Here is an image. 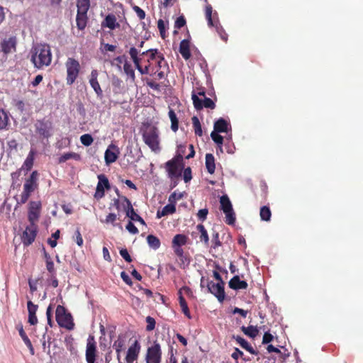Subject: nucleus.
Masks as SVG:
<instances>
[{
	"label": "nucleus",
	"instance_id": "obj_1",
	"mask_svg": "<svg viewBox=\"0 0 363 363\" xmlns=\"http://www.w3.org/2000/svg\"><path fill=\"white\" fill-rule=\"evenodd\" d=\"M30 61L34 67L42 69L48 67L52 62V52L49 45L38 43L33 46L30 52Z\"/></svg>",
	"mask_w": 363,
	"mask_h": 363
},
{
	"label": "nucleus",
	"instance_id": "obj_2",
	"mask_svg": "<svg viewBox=\"0 0 363 363\" xmlns=\"http://www.w3.org/2000/svg\"><path fill=\"white\" fill-rule=\"evenodd\" d=\"M143 138L145 143L154 152L160 150L159 131L152 125H147L143 130Z\"/></svg>",
	"mask_w": 363,
	"mask_h": 363
},
{
	"label": "nucleus",
	"instance_id": "obj_3",
	"mask_svg": "<svg viewBox=\"0 0 363 363\" xmlns=\"http://www.w3.org/2000/svg\"><path fill=\"white\" fill-rule=\"evenodd\" d=\"M65 67L67 70V84L72 85L79 74V62L72 57H69L65 62Z\"/></svg>",
	"mask_w": 363,
	"mask_h": 363
},
{
	"label": "nucleus",
	"instance_id": "obj_4",
	"mask_svg": "<svg viewBox=\"0 0 363 363\" xmlns=\"http://www.w3.org/2000/svg\"><path fill=\"white\" fill-rule=\"evenodd\" d=\"M56 320L57 323L63 328L68 330H72L74 328V323L71 315L67 313L65 307L62 306H57L56 308Z\"/></svg>",
	"mask_w": 363,
	"mask_h": 363
},
{
	"label": "nucleus",
	"instance_id": "obj_5",
	"mask_svg": "<svg viewBox=\"0 0 363 363\" xmlns=\"http://www.w3.org/2000/svg\"><path fill=\"white\" fill-rule=\"evenodd\" d=\"M220 208L225 214V222L228 225L234 224L235 221V215L233 209L232 203L226 195H223L220 199Z\"/></svg>",
	"mask_w": 363,
	"mask_h": 363
},
{
	"label": "nucleus",
	"instance_id": "obj_6",
	"mask_svg": "<svg viewBox=\"0 0 363 363\" xmlns=\"http://www.w3.org/2000/svg\"><path fill=\"white\" fill-rule=\"evenodd\" d=\"M166 169L168 177L171 179V188H174L178 184V180L182 175V170L178 164L173 160L166 163Z\"/></svg>",
	"mask_w": 363,
	"mask_h": 363
},
{
	"label": "nucleus",
	"instance_id": "obj_7",
	"mask_svg": "<svg viewBox=\"0 0 363 363\" xmlns=\"http://www.w3.org/2000/svg\"><path fill=\"white\" fill-rule=\"evenodd\" d=\"M162 351L158 342H154L151 347H149L145 355L147 363H161Z\"/></svg>",
	"mask_w": 363,
	"mask_h": 363
},
{
	"label": "nucleus",
	"instance_id": "obj_8",
	"mask_svg": "<svg viewBox=\"0 0 363 363\" xmlns=\"http://www.w3.org/2000/svg\"><path fill=\"white\" fill-rule=\"evenodd\" d=\"M212 13H213V10H212L211 6L207 5L206 6V18L208 21V26H211V27L215 26L216 31L219 34L221 39H223L224 41H226L227 40V34L225 33L224 30L219 24H218L217 23H214V22H213V18H214L215 16L217 15V13H215L214 15L213 16Z\"/></svg>",
	"mask_w": 363,
	"mask_h": 363
},
{
	"label": "nucleus",
	"instance_id": "obj_9",
	"mask_svg": "<svg viewBox=\"0 0 363 363\" xmlns=\"http://www.w3.org/2000/svg\"><path fill=\"white\" fill-rule=\"evenodd\" d=\"M99 182L96 185L94 198L100 199L104 196V189H110L108 179L104 174L98 175Z\"/></svg>",
	"mask_w": 363,
	"mask_h": 363
},
{
	"label": "nucleus",
	"instance_id": "obj_10",
	"mask_svg": "<svg viewBox=\"0 0 363 363\" xmlns=\"http://www.w3.org/2000/svg\"><path fill=\"white\" fill-rule=\"evenodd\" d=\"M96 346L94 337L89 336L86 348V360L87 363H94L96 360Z\"/></svg>",
	"mask_w": 363,
	"mask_h": 363
},
{
	"label": "nucleus",
	"instance_id": "obj_11",
	"mask_svg": "<svg viewBox=\"0 0 363 363\" xmlns=\"http://www.w3.org/2000/svg\"><path fill=\"white\" fill-rule=\"evenodd\" d=\"M36 232L37 228L35 225H30L26 227L21 237L22 242L24 245L28 246L35 240Z\"/></svg>",
	"mask_w": 363,
	"mask_h": 363
},
{
	"label": "nucleus",
	"instance_id": "obj_12",
	"mask_svg": "<svg viewBox=\"0 0 363 363\" xmlns=\"http://www.w3.org/2000/svg\"><path fill=\"white\" fill-rule=\"evenodd\" d=\"M120 151L118 147L113 144L110 145L105 151L104 154L106 164L108 165L116 162L118 157Z\"/></svg>",
	"mask_w": 363,
	"mask_h": 363
},
{
	"label": "nucleus",
	"instance_id": "obj_13",
	"mask_svg": "<svg viewBox=\"0 0 363 363\" xmlns=\"http://www.w3.org/2000/svg\"><path fill=\"white\" fill-rule=\"evenodd\" d=\"M208 289L211 293L217 297L219 301H223L225 292L223 281L218 283L211 281L208 284Z\"/></svg>",
	"mask_w": 363,
	"mask_h": 363
},
{
	"label": "nucleus",
	"instance_id": "obj_14",
	"mask_svg": "<svg viewBox=\"0 0 363 363\" xmlns=\"http://www.w3.org/2000/svg\"><path fill=\"white\" fill-rule=\"evenodd\" d=\"M41 203L38 201H31L30 203L28 211V220L30 225H35V222L38 220Z\"/></svg>",
	"mask_w": 363,
	"mask_h": 363
},
{
	"label": "nucleus",
	"instance_id": "obj_15",
	"mask_svg": "<svg viewBox=\"0 0 363 363\" xmlns=\"http://www.w3.org/2000/svg\"><path fill=\"white\" fill-rule=\"evenodd\" d=\"M98 76L99 72L96 69H92L89 77V82L97 96L101 97L103 95V91L99 83Z\"/></svg>",
	"mask_w": 363,
	"mask_h": 363
},
{
	"label": "nucleus",
	"instance_id": "obj_16",
	"mask_svg": "<svg viewBox=\"0 0 363 363\" xmlns=\"http://www.w3.org/2000/svg\"><path fill=\"white\" fill-rule=\"evenodd\" d=\"M123 200L126 203V204L123 205V208L126 212V216L128 218H130L132 220L139 221L143 225H145V223L144 220L138 213L135 212L130 201L125 197L123 198Z\"/></svg>",
	"mask_w": 363,
	"mask_h": 363
},
{
	"label": "nucleus",
	"instance_id": "obj_17",
	"mask_svg": "<svg viewBox=\"0 0 363 363\" xmlns=\"http://www.w3.org/2000/svg\"><path fill=\"white\" fill-rule=\"evenodd\" d=\"M36 132L44 138L51 135L52 125L49 121H38L35 125Z\"/></svg>",
	"mask_w": 363,
	"mask_h": 363
},
{
	"label": "nucleus",
	"instance_id": "obj_18",
	"mask_svg": "<svg viewBox=\"0 0 363 363\" xmlns=\"http://www.w3.org/2000/svg\"><path fill=\"white\" fill-rule=\"evenodd\" d=\"M140 350V344L138 343V341H135V342L128 350L127 354L125 357V360L127 363H133L135 360L138 359Z\"/></svg>",
	"mask_w": 363,
	"mask_h": 363
},
{
	"label": "nucleus",
	"instance_id": "obj_19",
	"mask_svg": "<svg viewBox=\"0 0 363 363\" xmlns=\"http://www.w3.org/2000/svg\"><path fill=\"white\" fill-rule=\"evenodd\" d=\"M182 293H184L185 294L188 296H191L192 294V292L191 289L189 287L184 286L179 291V304L182 308V310L183 313L188 317L190 318L189 311L187 306V303L184 299V298L182 296Z\"/></svg>",
	"mask_w": 363,
	"mask_h": 363
},
{
	"label": "nucleus",
	"instance_id": "obj_20",
	"mask_svg": "<svg viewBox=\"0 0 363 363\" xmlns=\"http://www.w3.org/2000/svg\"><path fill=\"white\" fill-rule=\"evenodd\" d=\"M38 173L36 171H34L30 174V177L26 179L24 185L23 190L31 194L36 187V182H37Z\"/></svg>",
	"mask_w": 363,
	"mask_h": 363
},
{
	"label": "nucleus",
	"instance_id": "obj_21",
	"mask_svg": "<svg viewBox=\"0 0 363 363\" xmlns=\"http://www.w3.org/2000/svg\"><path fill=\"white\" fill-rule=\"evenodd\" d=\"M27 308L28 311V323L30 325H35L38 323V318L35 315L38 306L33 304L31 301H28L27 303Z\"/></svg>",
	"mask_w": 363,
	"mask_h": 363
},
{
	"label": "nucleus",
	"instance_id": "obj_22",
	"mask_svg": "<svg viewBox=\"0 0 363 363\" xmlns=\"http://www.w3.org/2000/svg\"><path fill=\"white\" fill-rule=\"evenodd\" d=\"M102 26L108 28L111 30H114L120 26L117 22L116 16L113 13H110L106 16L104 21L102 22Z\"/></svg>",
	"mask_w": 363,
	"mask_h": 363
},
{
	"label": "nucleus",
	"instance_id": "obj_23",
	"mask_svg": "<svg viewBox=\"0 0 363 363\" xmlns=\"http://www.w3.org/2000/svg\"><path fill=\"white\" fill-rule=\"evenodd\" d=\"M229 286L235 290L245 289L247 287V283L245 281L240 280L238 276H235L229 281Z\"/></svg>",
	"mask_w": 363,
	"mask_h": 363
},
{
	"label": "nucleus",
	"instance_id": "obj_24",
	"mask_svg": "<svg viewBox=\"0 0 363 363\" xmlns=\"http://www.w3.org/2000/svg\"><path fill=\"white\" fill-rule=\"evenodd\" d=\"M10 125L9 113L0 108V131L9 129Z\"/></svg>",
	"mask_w": 363,
	"mask_h": 363
},
{
	"label": "nucleus",
	"instance_id": "obj_25",
	"mask_svg": "<svg viewBox=\"0 0 363 363\" xmlns=\"http://www.w3.org/2000/svg\"><path fill=\"white\" fill-rule=\"evenodd\" d=\"M16 39L14 38H9L4 39L1 43L2 51L5 53L11 52L12 49L15 48Z\"/></svg>",
	"mask_w": 363,
	"mask_h": 363
},
{
	"label": "nucleus",
	"instance_id": "obj_26",
	"mask_svg": "<svg viewBox=\"0 0 363 363\" xmlns=\"http://www.w3.org/2000/svg\"><path fill=\"white\" fill-rule=\"evenodd\" d=\"M229 123L223 118H220L214 123V131L218 133L228 132Z\"/></svg>",
	"mask_w": 363,
	"mask_h": 363
},
{
	"label": "nucleus",
	"instance_id": "obj_27",
	"mask_svg": "<svg viewBox=\"0 0 363 363\" xmlns=\"http://www.w3.org/2000/svg\"><path fill=\"white\" fill-rule=\"evenodd\" d=\"M179 52L185 60H188L190 58L191 52L189 50V43L188 40H183L180 43Z\"/></svg>",
	"mask_w": 363,
	"mask_h": 363
},
{
	"label": "nucleus",
	"instance_id": "obj_28",
	"mask_svg": "<svg viewBox=\"0 0 363 363\" xmlns=\"http://www.w3.org/2000/svg\"><path fill=\"white\" fill-rule=\"evenodd\" d=\"M206 167L210 174H213L216 169L215 159L212 154L208 153L206 155Z\"/></svg>",
	"mask_w": 363,
	"mask_h": 363
},
{
	"label": "nucleus",
	"instance_id": "obj_29",
	"mask_svg": "<svg viewBox=\"0 0 363 363\" xmlns=\"http://www.w3.org/2000/svg\"><path fill=\"white\" fill-rule=\"evenodd\" d=\"M176 211V207L174 204H167L163 207L161 211H158L157 213V218H160L169 214L174 213Z\"/></svg>",
	"mask_w": 363,
	"mask_h": 363
},
{
	"label": "nucleus",
	"instance_id": "obj_30",
	"mask_svg": "<svg viewBox=\"0 0 363 363\" xmlns=\"http://www.w3.org/2000/svg\"><path fill=\"white\" fill-rule=\"evenodd\" d=\"M234 339L237 341V342L245 350L248 351L250 353L256 354L257 352L252 348V347L245 340L243 337L240 336L234 337Z\"/></svg>",
	"mask_w": 363,
	"mask_h": 363
},
{
	"label": "nucleus",
	"instance_id": "obj_31",
	"mask_svg": "<svg viewBox=\"0 0 363 363\" xmlns=\"http://www.w3.org/2000/svg\"><path fill=\"white\" fill-rule=\"evenodd\" d=\"M18 329L19 335H20L21 337L22 338L23 341L24 342L25 345L29 348L30 353L32 354H33L34 349L33 347L30 340L26 335V334L23 328V326L22 325L18 326Z\"/></svg>",
	"mask_w": 363,
	"mask_h": 363
},
{
	"label": "nucleus",
	"instance_id": "obj_32",
	"mask_svg": "<svg viewBox=\"0 0 363 363\" xmlns=\"http://www.w3.org/2000/svg\"><path fill=\"white\" fill-rule=\"evenodd\" d=\"M76 21L78 28L79 30H83L86 26V13L77 12Z\"/></svg>",
	"mask_w": 363,
	"mask_h": 363
},
{
	"label": "nucleus",
	"instance_id": "obj_33",
	"mask_svg": "<svg viewBox=\"0 0 363 363\" xmlns=\"http://www.w3.org/2000/svg\"><path fill=\"white\" fill-rule=\"evenodd\" d=\"M197 230L200 233L199 239L201 242H203L206 246L208 245L209 243V238L207 233V230L205 229L204 226L201 224H199L196 226Z\"/></svg>",
	"mask_w": 363,
	"mask_h": 363
},
{
	"label": "nucleus",
	"instance_id": "obj_34",
	"mask_svg": "<svg viewBox=\"0 0 363 363\" xmlns=\"http://www.w3.org/2000/svg\"><path fill=\"white\" fill-rule=\"evenodd\" d=\"M241 330L245 335L252 338H255L259 333L257 328L253 325H250L248 327L242 326Z\"/></svg>",
	"mask_w": 363,
	"mask_h": 363
},
{
	"label": "nucleus",
	"instance_id": "obj_35",
	"mask_svg": "<svg viewBox=\"0 0 363 363\" xmlns=\"http://www.w3.org/2000/svg\"><path fill=\"white\" fill-rule=\"evenodd\" d=\"M147 242L148 245L154 250H157L160 246V240L156 236L152 235H149L147 237Z\"/></svg>",
	"mask_w": 363,
	"mask_h": 363
},
{
	"label": "nucleus",
	"instance_id": "obj_36",
	"mask_svg": "<svg viewBox=\"0 0 363 363\" xmlns=\"http://www.w3.org/2000/svg\"><path fill=\"white\" fill-rule=\"evenodd\" d=\"M187 238L184 235L177 234L172 240V246H182L186 243Z\"/></svg>",
	"mask_w": 363,
	"mask_h": 363
},
{
	"label": "nucleus",
	"instance_id": "obj_37",
	"mask_svg": "<svg viewBox=\"0 0 363 363\" xmlns=\"http://www.w3.org/2000/svg\"><path fill=\"white\" fill-rule=\"evenodd\" d=\"M168 114L171 121V128L174 132H176L178 130V119L176 113L172 109H169Z\"/></svg>",
	"mask_w": 363,
	"mask_h": 363
},
{
	"label": "nucleus",
	"instance_id": "obj_38",
	"mask_svg": "<svg viewBox=\"0 0 363 363\" xmlns=\"http://www.w3.org/2000/svg\"><path fill=\"white\" fill-rule=\"evenodd\" d=\"M77 12L87 13L89 8V0L77 1Z\"/></svg>",
	"mask_w": 363,
	"mask_h": 363
},
{
	"label": "nucleus",
	"instance_id": "obj_39",
	"mask_svg": "<svg viewBox=\"0 0 363 363\" xmlns=\"http://www.w3.org/2000/svg\"><path fill=\"white\" fill-rule=\"evenodd\" d=\"M35 154V152L31 150L24 162V166L27 170H30L33 167Z\"/></svg>",
	"mask_w": 363,
	"mask_h": 363
},
{
	"label": "nucleus",
	"instance_id": "obj_40",
	"mask_svg": "<svg viewBox=\"0 0 363 363\" xmlns=\"http://www.w3.org/2000/svg\"><path fill=\"white\" fill-rule=\"evenodd\" d=\"M123 69L125 73L132 79V81H135V71L133 69L132 65L128 62H125V64L123 65Z\"/></svg>",
	"mask_w": 363,
	"mask_h": 363
},
{
	"label": "nucleus",
	"instance_id": "obj_41",
	"mask_svg": "<svg viewBox=\"0 0 363 363\" xmlns=\"http://www.w3.org/2000/svg\"><path fill=\"white\" fill-rule=\"evenodd\" d=\"M125 340L121 336L113 342V347L116 350V353H121L124 349Z\"/></svg>",
	"mask_w": 363,
	"mask_h": 363
},
{
	"label": "nucleus",
	"instance_id": "obj_42",
	"mask_svg": "<svg viewBox=\"0 0 363 363\" xmlns=\"http://www.w3.org/2000/svg\"><path fill=\"white\" fill-rule=\"evenodd\" d=\"M192 123L194 128L195 134L199 136L202 135V129L200 121L196 116L192 118Z\"/></svg>",
	"mask_w": 363,
	"mask_h": 363
},
{
	"label": "nucleus",
	"instance_id": "obj_43",
	"mask_svg": "<svg viewBox=\"0 0 363 363\" xmlns=\"http://www.w3.org/2000/svg\"><path fill=\"white\" fill-rule=\"evenodd\" d=\"M260 217L262 220L269 221L271 218V211L267 206H263L260 209Z\"/></svg>",
	"mask_w": 363,
	"mask_h": 363
},
{
	"label": "nucleus",
	"instance_id": "obj_44",
	"mask_svg": "<svg viewBox=\"0 0 363 363\" xmlns=\"http://www.w3.org/2000/svg\"><path fill=\"white\" fill-rule=\"evenodd\" d=\"M80 141L84 145L89 146L93 143V138L91 135L84 134L80 137Z\"/></svg>",
	"mask_w": 363,
	"mask_h": 363
},
{
	"label": "nucleus",
	"instance_id": "obj_45",
	"mask_svg": "<svg viewBox=\"0 0 363 363\" xmlns=\"http://www.w3.org/2000/svg\"><path fill=\"white\" fill-rule=\"evenodd\" d=\"M211 137L212 140L218 145H221L223 143V138L218 134L216 131H213L211 133Z\"/></svg>",
	"mask_w": 363,
	"mask_h": 363
},
{
	"label": "nucleus",
	"instance_id": "obj_46",
	"mask_svg": "<svg viewBox=\"0 0 363 363\" xmlns=\"http://www.w3.org/2000/svg\"><path fill=\"white\" fill-rule=\"evenodd\" d=\"M211 242L213 243L212 247L214 249L221 245V242L219 240V234L218 232L214 231L213 233Z\"/></svg>",
	"mask_w": 363,
	"mask_h": 363
},
{
	"label": "nucleus",
	"instance_id": "obj_47",
	"mask_svg": "<svg viewBox=\"0 0 363 363\" xmlns=\"http://www.w3.org/2000/svg\"><path fill=\"white\" fill-rule=\"evenodd\" d=\"M192 101L196 109L199 110L203 108L202 100L200 99L195 94H192Z\"/></svg>",
	"mask_w": 363,
	"mask_h": 363
},
{
	"label": "nucleus",
	"instance_id": "obj_48",
	"mask_svg": "<svg viewBox=\"0 0 363 363\" xmlns=\"http://www.w3.org/2000/svg\"><path fill=\"white\" fill-rule=\"evenodd\" d=\"M146 322H147V327H146V330L147 331H151L152 330H154L155 327V320L153 318L150 317V316H147L146 318Z\"/></svg>",
	"mask_w": 363,
	"mask_h": 363
},
{
	"label": "nucleus",
	"instance_id": "obj_49",
	"mask_svg": "<svg viewBox=\"0 0 363 363\" xmlns=\"http://www.w3.org/2000/svg\"><path fill=\"white\" fill-rule=\"evenodd\" d=\"M186 24V20L184 16H179L177 18L174 27L177 28H181Z\"/></svg>",
	"mask_w": 363,
	"mask_h": 363
},
{
	"label": "nucleus",
	"instance_id": "obj_50",
	"mask_svg": "<svg viewBox=\"0 0 363 363\" xmlns=\"http://www.w3.org/2000/svg\"><path fill=\"white\" fill-rule=\"evenodd\" d=\"M208 211L207 208H203L199 211L197 213V216L199 220L201 221H203L206 219L207 215H208Z\"/></svg>",
	"mask_w": 363,
	"mask_h": 363
},
{
	"label": "nucleus",
	"instance_id": "obj_51",
	"mask_svg": "<svg viewBox=\"0 0 363 363\" xmlns=\"http://www.w3.org/2000/svg\"><path fill=\"white\" fill-rule=\"evenodd\" d=\"M191 169L190 167H187L184 171V181L188 183L191 179Z\"/></svg>",
	"mask_w": 363,
	"mask_h": 363
},
{
	"label": "nucleus",
	"instance_id": "obj_52",
	"mask_svg": "<svg viewBox=\"0 0 363 363\" xmlns=\"http://www.w3.org/2000/svg\"><path fill=\"white\" fill-rule=\"evenodd\" d=\"M203 106L213 109L215 108V104L211 99L205 97L203 101Z\"/></svg>",
	"mask_w": 363,
	"mask_h": 363
},
{
	"label": "nucleus",
	"instance_id": "obj_53",
	"mask_svg": "<svg viewBox=\"0 0 363 363\" xmlns=\"http://www.w3.org/2000/svg\"><path fill=\"white\" fill-rule=\"evenodd\" d=\"M157 27L160 32L161 36L162 38H164V33H165V24L163 20L160 19L157 21Z\"/></svg>",
	"mask_w": 363,
	"mask_h": 363
},
{
	"label": "nucleus",
	"instance_id": "obj_54",
	"mask_svg": "<svg viewBox=\"0 0 363 363\" xmlns=\"http://www.w3.org/2000/svg\"><path fill=\"white\" fill-rule=\"evenodd\" d=\"M133 10L136 13L137 16L140 19H144L145 17V11L138 6H133Z\"/></svg>",
	"mask_w": 363,
	"mask_h": 363
},
{
	"label": "nucleus",
	"instance_id": "obj_55",
	"mask_svg": "<svg viewBox=\"0 0 363 363\" xmlns=\"http://www.w3.org/2000/svg\"><path fill=\"white\" fill-rule=\"evenodd\" d=\"M117 219V215L115 213H109L105 220L106 223H111L113 225H114V222Z\"/></svg>",
	"mask_w": 363,
	"mask_h": 363
},
{
	"label": "nucleus",
	"instance_id": "obj_56",
	"mask_svg": "<svg viewBox=\"0 0 363 363\" xmlns=\"http://www.w3.org/2000/svg\"><path fill=\"white\" fill-rule=\"evenodd\" d=\"M126 229L128 230L129 233L132 234H137L138 233V228L131 221H129L128 223L127 224Z\"/></svg>",
	"mask_w": 363,
	"mask_h": 363
},
{
	"label": "nucleus",
	"instance_id": "obj_57",
	"mask_svg": "<svg viewBox=\"0 0 363 363\" xmlns=\"http://www.w3.org/2000/svg\"><path fill=\"white\" fill-rule=\"evenodd\" d=\"M120 255L126 262H130L132 261V259L126 249L121 250Z\"/></svg>",
	"mask_w": 363,
	"mask_h": 363
},
{
	"label": "nucleus",
	"instance_id": "obj_58",
	"mask_svg": "<svg viewBox=\"0 0 363 363\" xmlns=\"http://www.w3.org/2000/svg\"><path fill=\"white\" fill-rule=\"evenodd\" d=\"M75 241L79 246H82L83 245V238L78 229L75 233Z\"/></svg>",
	"mask_w": 363,
	"mask_h": 363
},
{
	"label": "nucleus",
	"instance_id": "obj_59",
	"mask_svg": "<svg viewBox=\"0 0 363 363\" xmlns=\"http://www.w3.org/2000/svg\"><path fill=\"white\" fill-rule=\"evenodd\" d=\"M150 55L148 60V62L150 63V60H156L157 57L159 55H157V49H150L149 50Z\"/></svg>",
	"mask_w": 363,
	"mask_h": 363
},
{
	"label": "nucleus",
	"instance_id": "obj_60",
	"mask_svg": "<svg viewBox=\"0 0 363 363\" xmlns=\"http://www.w3.org/2000/svg\"><path fill=\"white\" fill-rule=\"evenodd\" d=\"M46 267L49 272L53 273L55 271L54 263L50 258L47 259Z\"/></svg>",
	"mask_w": 363,
	"mask_h": 363
},
{
	"label": "nucleus",
	"instance_id": "obj_61",
	"mask_svg": "<svg viewBox=\"0 0 363 363\" xmlns=\"http://www.w3.org/2000/svg\"><path fill=\"white\" fill-rule=\"evenodd\" d=\"M156 62H157V67L159 68H161L164 65H166V62L164 61V57L162 55H159L157 57V60H156Z\"/></svg>",
	"mask_w": 363,
	"mask_h": 363
},
{
	"label": "nucleus",
	"instance_id": "obj_62",
	"mask_svg": "<svg viewBox=\"0 0 363 363\" xmlns=\"http://www.w3.org/2000/svg\"><path fill=\"white\" fill-rule=\"evenodd\" d=\"M150 65L145 66V67H142L141 66H139L136 69L140 72L141 74H147L150 72Z\"/></svg>",
	"mask_w": 363,
	"mask_h": 363
},
{
	"label": "nucleus",
	"instance_id": "obj_63",
	"mask_svg": "<svg viewBox=\"0 0 363 363\" xmlns=\"http://www.w3.org/2000/svg\"><path fill=\"white\" fill-rule=\"evenodd\" d=\"M273 340V336L269 333H265L263 339H262V343L263 344H267Z\"/></svg>",
	"mask_w": 363,
	"mask_h": 363
},
{
	"label": "nucleus",
	"instance_id": "obj_64",
	"mask_svg": "<svg viewBox=\"0 0 363 363\" xmlns=\"http://www.w3.org/2000/svg\"><path fill=\"white\" fill-rule=\"evenodd\" d=\"M182 195L181 194H177L176 192L172 193L169 198V202H174L176 200L182 199Z\"/></svg>",
	"mask_w": 363,
	"mask_h": 363
}]
</instances>
